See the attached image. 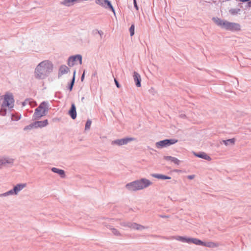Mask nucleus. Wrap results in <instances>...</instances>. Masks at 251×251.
<instances>
[{
    "label": "nucleus",
    "instance_id": "1",
    "mask_svg": "<svg viewBox=\"0 0 251 251\" xmlns=\"http://www.w3.org/2000/svg\"><path fill=\"white\" fill-rule=\"evenodd\" d=\"M53 68L52 64L49 61H44L41 62L36 68L35 70V76L38 79L44 78Z\"/></svg>",
    "mask_w": 251,
    "mask_h": 251
},
{
    "label": "nucleus",
    "instance_id": "2",
    "mask_svg": "<svg viewBox=\"0 0 251 251\" xmlns=\"http://www.w3.org/2000/svg\"><path fill=\"white\" fill-rule=\"evenodd\" d=\"M14 105V100L11 94L6 93L4 96L0 95V115L4 116L7 109L12 108Z\"/></svg>",
    "mask_w": 251,
    "mask_h": 251
},
{
    "label": "nucleus",
    "instance_id": "3",
    "mask_svg": "<svg viewBox=\"0 0 251 251\" xmlns=\"http://www.w3.org/2000/svg\"><path fill=\"white\" fill-rule=\"evenodd\" d=\"M151 184V182L149 180L142 178L127 184L126 187L129 191H135L147 188Z\"/></svg>",
    "mask_w": 251,
    "mask_h": 251
},
{
    "label": "nucleus",
    "instance_id": "4",
    "mask_svg": "<svg viewBox=\"0 0 251 251\" xmlns=\"http://www.w3.org/2000/svg\"><path fill=\"white\" fill-rule=\"evenodd\" d=\"M48 106L47 104L45 102H43L40 105L35 109L34 116L37 118H41L44 116L46 112L47 111Z\"/></svg>",
    "mask_w": 251,
    "mask_h": 251
},
{
    "label": "nucleus",
    "instance_id": "5",
    "mask_svg": "<svg viewBox=\"0 0 251 251\" xmlns=\"http://www.w3.org/2000/svg\"><path fill=\"white\" fill-rule=\"evenodd\" d=\"M178 141L177 140L173 139H166L162 141H160L159 142L156 143V147L157 148H162L164 147H166L171 145H173Z\"/></svg>",
    "mask_w": 251,
    "mask_h": 251
},
{
    "label": "nucleus",
    "instance_id": "6",
    "mask_svg": "<svg viewBox=\"0 0 251 251\" xmlns=\"http://www.w3.org/2000/svg\"><path fill=\"white\" fill-rule=\"evenodd\" d=\"M77 61H78L80 64H81L82 57L80 55L70 57L68 59V64L69 66L72 67L76 64Z\"/></svg>",
    "mask_w": 251,
    "mask_h": 251
},
{
    "label": "nucleus",
    "instance_id": "7",
    "mask_svg": "<svg viewBox=\"0 0 251 251\" xmlns=\"http://www.w3.org/2000/svg\"><path fill=\"white\" fill-rule=\"evenodd\" d=\"M48 124V121L47 120H45L43 121H38L34 123L33 124L27 126L25 128V129H31L33 127H43L46 126Z\"/></svg>",
    "mask_w": 251,
    "mask_h": 251
},
{
    "label": "nucleus",
    "instance_id": "8",
    "mask_svg": "<svg viewBox=\"0 0 251 251\" xmlns=\"http://www.w3.org/2000/svg\"><path fill=\"white\" fill-rule=\"evenodd\" d=\"M134 140V138H126L122 139H118L115 141H113L112 143V144H117L119 146H122L123 145L126 144L128 142L130 141H132Z\"/></svg>",
    "mask_w": 251,
    "mask_h": 251
},
{
    "label": "nucleus",
    "instance_id": "9",
    "mask_svg": "<svg viewBox=\"0 0 251 251\" xmlns=\"http://www.w3.org/2000/svg\"><path fill=\"white\" fill-rule=\"evenodd\" d=\"M227 30L232 31H238L241 30V25L238 23L229 22Z\"/></svg>",
    "mask_w": 251,
    "mask_h": 251
},
{
    "label": "nucleus",
    "instance_id": "10",
    "mask_svg": "<svg viewBox=\"0 0 251 251\" xmlns=\"http://www.w3.org/2000/svg\"><path fill=\"white\" fill-rule=\"evenodd\" d=\"M96 3L103 7L107 5L113 11H114L110 2L108 0H96Z\"/></svg>",
    "mask_w": 251,
    "mask_h": 251
},
{
    "label": "nucleus",
    "instance_id": "11",
    "mask_svg": "<svg viewBox=\"0 0 251 251\" xmlns=\"http://www.w3.org/2000/svg\"><path fill=\"white\" fill-rule=\"evenodd\" d=\"M13 159L8 157H3L0 158V167L2 166H5L6 164H12Z\"/></svg>",
    "mask_w": 251,
    "mask_h": 251
},
{
    "label": "nucleus",
    "instance_id": "12",
    "mask_svg": "<svg viewBox=\"0 0 251 251\" xmlns=\"http://www.w3.org/2000/svg\"><path fill=\"white\" fill-rule=\"evenodd\" d=\"M69 114L73 119H75L76 117V112L75 104H72L71 108L69 111Z\"/></svg>",
    "mask_w": 251,
    "mask_h": 251
},
{
    "label": "nucleus",
    "instance_id": "13",
    "mask_svg": "<svg viewBox=\"0 0 251 251\" xmlns=\"http://www.w3.org/2000/svg\"><path fill=\"white\" fill-rule=\"evenodd\" d=\"M127 226L130 228L137 230H142L145 228L144 226L138 225L136 223H128Z\"/></svg>",
    "mask_w": 251,
    "mask_h": 251
},
{
    "label": "nucleus",
    "instance_id": "14",
    "mask_svg": "<svg viewBox=\"0 0 251 251\" xmlns=\"http://www.w3.org/2000/svg\"><path fill=\"white\" fill-rule=\"evenodd\" d=\"M133 77H134V81L136 82V86L138 87H141V78L140 75L137 72H135L134 73Z\"/></svg>",
    "mask_w": 251,
    "mask_h": 251
},
{
    "label": "nucleus",
    "instance_id": "15",
    "mask_svg": "<svg viewBox=\"0 0 251 251\" xmlns=\"http://www.w3.org/2000/svg\"><path fill=\"white\" fill-rule=\"evenodd\" d=\"M171 239H176V240L181 241L182 242L187 243H188L189 241V238H187L185 237L176 236H173L170 237Z\"/></svg>",
    "mask_w": 251,
    "mask_h": 251
},
{
    "label": "nucleus",
    "instance_id": "16",
    "mask_svg": "<svg viewBox=\"0 0 251 251\" xmlns=\"http://www.w3.org/2000/svg\"><path fill=\"white\" fill-rule=\"evenodd\" d=\"M69 71V68L65 66V65H62L61 66L59 70V75L61 76L64 74H65L67 73Z\"/></svg>",
    "mask_w": 251,
    "mask_h": 251
},
{
    "label": "nucleus",
    "instance_id": "17",
    "mask_svg": "<svg viewBox=\"0 0 251 251\" xmlns=\"http://www.w3.org/2000/svg\"><path fill=\"white\" fill-rule=\"evenodd\" d=\"M26 186V184H19L15 186L13 189L15 194H17L18 193L22 190Z\"/></svg>",
    "mask_w": 251,
    "mask_h": 251
},
{
    "label": "nucleus",
    "instance_id": "18",
    "mask_svg": "<svg viewBox=\"0 0 251 251\" xmlns=\"http://www.w3.org/2000/svg\"><path fill=\"white\" fill-rule=\"evenodd\" d=\"M188 243H193L197 245H203V242L197 238H189V241Z\"/></svg>",
    "mask_w": 251,
    "mask_h": 251
},
{
    "label": "nucleus",
    "instance_id": "19",
    "mask_svg": "<svg viewBox=\"0 0 251 251\" xmlns=\"http://www.w3.org/2000/svg\"><path fill=\"white\" fill-rule=\"evenodd\" d=\"M164 159L170 161L177 165H179L180 163V161L177 158L170 156H165Z\"/></svg>",
    "mask_w": 251,
    "mask_h": 251
},
{
    "label": "nucleus",
    "instance_id": "20",
    "mask_svg": "<svg viewBox=\"0 0 251 251\" xmlns=\"http://www.w3.org/2000/svg\"><path fill=\"white\" fill-rule=\"evenodd\" d=\"M203 246H205L209 248H217L219 246V244L217 243L213 242H208L207 243L203 242Z\"/></svg>",
    "mask_w": 251,
    "mask_h": 251
},
{
    "label": "nucleus",
    "instance_id": "21",
    "mask_svg": "<svg viewBox=\"0 0 251 251\" xmlns=\"http://www.w3.org/2000/svg\"><path fill=\"white\" fill-rule=\"evenodd\" d=\"M151 176L155 178L161 179H170L171 178V177L170 176L160 174H152Z\"/></svg>",
    "mask_w": 251,
    "mask_h": 251
},
{
    "label": "nucleus",
    "instance_id": "22",
    "mask_svg": "<svg viewBox=\"0 0 251 251\" xmlns=\"http://www.w3.org/2000/svg\"><path fill=\"white\" fill-rule=\"evenodd\" d=\"M195 155H196V156H197L199 157L204 159L208 161H210L211 160V157L209 155H208L206 153H204V152L199 153V154H197Z\"/></svg>",
    "mask_w": 251,
    "mask_h": 251
},
{
    "label": "nucleus",
    "instance_id": "23",
    "mask_svg": "<svg viewBox=\"0 0 251 251\" xmlns=\"http://www.w3.org/2000/svg\"><path fill=\"white\" fill-rule=\"evenodd\" d=\"M51 170L53 172L57 173L62 177H64L65 173L63 170H60L56 168H52Z\"/></svg>",
    "mask_w": 251,
    "mask_h": 251
},
{
    "label": "nucleus",
    "instance_id": "24",
    "mask_svg": "<svg viewBox=\"0 0 251 251\" xmlns=\"http://www.w3.org/2000/svg\"><path fill=\"white\" fill-rule=\"evenodd\" d=\"M212 20L214 21V22L217 24L218 25L221 26L222 25L223 22L224 20H222L218 18H213L212 19Z\"/></svg>",
    "mask_w": 251,
    "mask_h": 251
},
{
    "label": "nucleus",
    "instance_id": "25",
    "mask_svg": "<svg viewBox=\"0 0 251 251\" xmlns=\"http://www.w3.org/2000/svg\"><path fill=\"white\" fill-rule=\"evenodd\" d=\"M223 142L225 144L226 146H227L229 144L234 145L235 142V139L234 138H232L226 140H223Z\"/></svg>",
    "mask_w": 251,
    "mask_h": 251
},
{
    "label": "nucleus",
    "instance_id": "26",
    "mask_svg": "<svg viewBox=\"0 0 251 251\" xmlns=\"http://www.w3.org/2000/svg\"><path fill=\"white\" fill-rule=\"evenodd\" d=\"M229 23V22L224 20V22H223L221 27L227 30Z\"/></svg>",
    "mask_w": 251,
    "mask_h": 251
},
{
    "label": "nucleus",
    "instance_id": "27",
    "mask_svg": "<svg viewBox=\"0 0 251 251\" xmlns=\"http://www.w3.org/2000/svg\"><path fill=\"white\" fill-rule=\"evenodd\" d=\"M134 29H135L134 25H132L129 28V32H130V34L131 36H133L134 34Z\"/></svg>",
    "mask_w": 251,
    "mask_h": 251
},
{
    "label": "nucleus",
    "instance_id": "28",
    "mask_svg": "<svg viewBox=\"0 0 251 251\" xmlns=\"http://www.w3.org/2000/svg\"><path fill=\"white\" fill-rule=\"evenodd\" d=\"M240 11L239 9H232L230 10L231 14L235 15L237 14Z\"/></svg>",
    "mask_w": 251,
    "mask_h": 251
},
{
    "label": "nucleus",
    "instance_id": "29",
    "mask_svg": "<svg viewBox=\"0 0 251 251\" xmlns=\"http://www.w3.org/2000/svg\"><path fill=\"white\" fill-rule=\"evenodd\" d=\"M91 125V121L90 120H87L85 125V129H89Z\"/></svg>",
    "mask_w": 251,
    "mask_h": 251
},
{
    "label": "nucleus",
    "instance_id": "30",
    "mask_svg": "<svg viewBox=\"0 0 251 251\" xmlns=\"http://www.w3.org/2000/svg\"><path fill=\"white\" fill-rule=\"evenodd\" d=\"M75 73V72H74V76H73L72 81V82L71 83V84H70V88H69L70 91H71L72 90L73 86L74 84Z\"/></svg>",
    "mask_w": 251,
    "mask_h": 251
},
{
    "label": "nucleus",
    "instance_id": "31",
    "mask_svg": "<svg viewBox=\"0 0 251 251\" xmlns=\"http://www.w3.org/2000/svg\"><path fill=\"white\" fill-rule=\"evenodd\" d=\"M112 232L113 233V234H115V235H117V236L120 235V232L116 229L112 228Z\"/></svg>",
    "mask_w": 251,
    "mask_h": 251
},
{
    "label": "nucleus",
    "instance_id": "32",
    "mask_svg": "<svg viewBox=\"0 0 251 251\" xmlns=\"http://www.w3.org/2000/svg\"><path fill=\"white\" fill-rule=\"evenodd\" d=\"M134 5L137 10H138V7L136 3V0H134Z\"/></svg>",
    "mask_w": 251,
    "mask_h": 251
},
{
    "label": "nucleus",
    "instance_id": "33",
    "mask_svg": "<svg viewBox=\"0 0 251 251\" xmlns=\"http://www.w3.org/2000/svg\"><path fill=\"white\" fill-rule=\"evenodd\" d=\"M114 81H115V84H116V86H117L118 88H119V87H120V85H119V84L118 82L117 81V80L116 79H114Z\"/></svg>",
    "mask_w": 251,
    "mask_h": 251
},
{
    "label": "nucleus",
    "instance_id": "34",
    "mask_svg": "<svg viewBox=\"0 0 251 251\" xmlns=\"http://www.w3.org/2000/svg\"><path fill=\"white\" fill-rule=\"evenodd\" d=\"M188 178H189L190 179H192L194 178V176H188Z\"/></svg>",
    "mask_w": 251,
    "mask_h": 251
},
{
    "label": "nucleus",
    "instance_id": "35",
    "mask_svg": "<svg viewBox=\"0 0 251 251\" xmlns=\"http://www.w3.org/2000/svg\"><path fill=\"white\" fill-rule=\"evenodd\" d=\"M13 193H14L13 190H11L8 192V194H12Z\"/></svg>",
    "mask_w": 251,
    "mask_h": 251
},
{
    "label": "nucleus",
    "instance_id": "36",
    "mask_svg": "<svg viewBox=\"0 0 251 251\" xmlns=\"http://www.w3.org/2000/svg\"><path fill=\"white\" fill-rule=\"evenodd\" d=\"M84 73H83V74L82 75V76H81V79H83V77H84Z\"/></svg>",
    "mask_w": 251,
    "mask_h": 251
},
{
    "label": "nucleus",
    "instance_id": "37",
    "mask_svg": "<svg viewBox=\"0 0 251 251\" xmlns=\"http://www.w3.org/2000/svg\"><path fill=\"white\" fill-rule=\"evenodd\" d=\"M84 100V97L82 98V99H81V100H82V101H83V100Z\"/></svg>",
    "mask_w": 251,
    "mask_h": 251
}]
</instances>
